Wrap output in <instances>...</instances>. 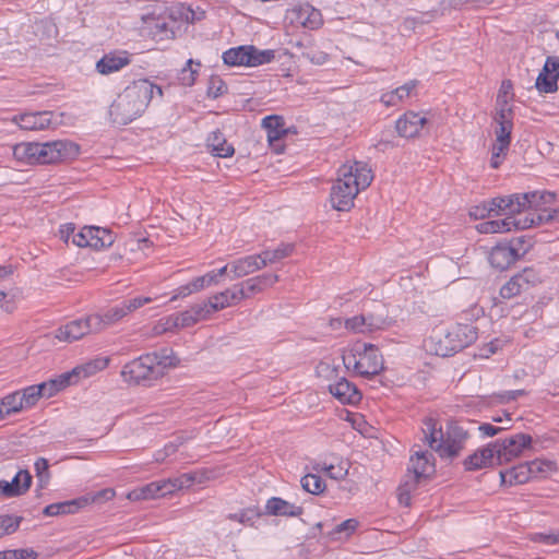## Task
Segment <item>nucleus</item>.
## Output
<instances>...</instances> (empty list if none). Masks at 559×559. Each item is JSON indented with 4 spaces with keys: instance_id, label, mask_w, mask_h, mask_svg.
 <instances>
[{
    "instance_id": "nucleus-7",
    "label": "nucleus",
    "mask_w": 559,
    "mask_h": 559,
    "mask_svg": "<svg viewBox=\"0 0 559 559\" xmlns=\"http://www.w3.org/2000/svg\"><path fill=\"white\" fill-rule=\"evenodd\" d=\"M355 352L359 354L362 362L360 376L367 379L381 373L384 370V360L376 345L370 343H355Z\"/></svg>"
},
{
    "instance_id": "nucleus-36",
    "label": "nucleus",
    "mask_w": 559,
    "mask_h": 559,
    "mask_svg": "<svg viewBox=\"0 0 559 559\" xmlns=\"http://www.w3.org/2000/svg\"><path fill=\"white\" fill-rule=\"evenodd\" d=\"M514 202L516 214L522 213L526 209L538 207L540 205L539 192H526V193H515Z\"/></svg>"
},
{
    "instance_id": "nucleus-17",
    "label": "nucleus",
    "mask_w": 559,
    "mask_h": 559,
    "mask_svg": "<svg viewBox=\"0 0 559 559\" xmlns=\"http://www.w3.org/2000/svg\"><path fill=\"white\" fill-rule=\"evenodd\" d=\"M427 123V119L418 112L407 111L395 122V129L400 136L412 139L419 135V131Z\"/></svg>"
},
{
    "instance_id": "nucleus-42",
    "label": "nucleus",
    "mask_w": 559,
    "mask_h": 559,
    "mask_svg": "<svg viewBox=\"0 0 559 559\" xmlns=\"http://www.w3.org/2000/svg\"><path fill=\"white\" fill-rule=\"evenodd\" d=\"M487 207H492V212L495 211H503L507 214L515 215V202H514V195H508V197H497L491 199L489 202H486Z\"/></svg>"
},
{
    "instance_id": "nucleus-54",
    "label": "nucleus",
    "mask_w": 559,
    "mask_h": 559,
    "mask_svg": "<svg viewBox=\"0 0 559 559\" xmlns=\"http://www.w3.org/2000/svg\"><path fill=\"white\" fill-rule=\"evenodd\" d=\"M35 472L36 476L38 477L40 487H45L50 479L49 463L45 457H39L36 460Z\"/></svg>"
},
{
    "instance_id": "nucleus-9",
    "label": "nucleus",
    "mask_w": 559,
    "mask_h": 559,
    "mask_svg": "<svg viewBox=\"0 0 559 559\" xmlns=\"http://www.w3.org/2000/svg\"><path fill=\"white\" fill-rule=\"evenodd\" d=\"M540 282L538 273L533 267H525L522 272L513 275L501 288L500 296L503 299H511L521 293L528 290Z\"/></svg>"
},
{
    "instance_id": "nucleus-14",
    "label": "nucleus",
    "mask_w": 559,
    "mask_h": 559,
    "mask_svg": "<svg viewBox=\"0 0 559 559\" xmlns=\"http://www.w3.org/2000/svg\"><path fill=\"white\" fill-rule=\"evenodd\" d=\"M523 257L519 253V248L508 242H499L489 253V262L497 270H507L510 265Z\"/></svg>"
},
{
    "instance_id": "nucleus-15",
    "label": "nucleus",
    "mask_w": 559,
    "mask_h": 559,
    "mask_svg": "<svg viewBox=\"0 0 559 559\" xmlns=\"http://www.w3.org/2000/svg\"><path fill=\"white\" fill-rule=\"evenodd\" d=\"M495 464L498 465V450L495 447V442H490L488 445L478 449L464 460L466 471L486 468Z\"/></svg>"
},
{
    "instance_id": "nucleus-52",
    "label": "nucleus",
    "mask_w": 559,
    "mask_h": 559,
    "mask_svg": "<svg viewBox=\"0 0 559 559\" xmlns=\"http://www.w3.org/2000/svg\"><path fill=\"white\" fill-rule=\"evenodd\" d=\"M115 490L112 488H105L94 493H86L81 499L86 500V506L91 503H102L104 501L111 500L115 497Z\"/></svg>"
},
{
    "instance_id": "nucleus-24",
    "label": "nucleus",
    "mask_w": 559,
    "mask_h": 559,
    "mask_svg": "<svg viewBox=\"0 0 559 559\" xmlns=\"http://www.w3.org/2000/svg\"><path fill=\"white\" fill-rule=\"evenodd\" d=\"M84 507H86V500L79 497L72 500L51 503L44 509L43 513L46 516L74 514Z\"/></svg>"
},
{
    "instance_id": "nucleus-18",
    "label": "nucleus",
    "mask_w": 559,
    "mask_h": 559,
    "mask_svg": "<svg viewBox=\"0 0 559 559\" xmlns=\"http://www.w3.org/2000/svg\"><path fill=\"white\" fill-rule=\"evenodd\" d=\"M32 484V475L28 471L22 469L11 481L0 479V493L4 497H19L25 493Z\"/></svg>"
},
{
    "instance_id": "nucleus-56",
    "label": "nucleus",
    "mask_w": 559,
    "mask_h": 559,
    "mask_svg": "<svg viewBox=\"0 0 559 559\" xmlns=\"http://www.w3.org/2000/svg\"><path fill=\"white\" fill-rule=\"evenodd\" d=\"M193 319H195V323L201 320H205L213 313V309L210 307V302L204 301L202 304L193 305L190 309H188Z\"/></svg>"
},
{
    "instance_id": "nucleus-11",
    "label": "nucleus",
    "mask_w": 559,
    "mask_h": 559,
    "mask_svg": "<svg viewBox=\"0 0 559 559\" xmlns=\"http://www.w3.org/2000/svg\"><path fill=\"white\" fill-rule=\"evenodd\" d=\"M443 448V459H454L460 455L464 449L466 440L469 438L468 429L462 423H451L447 427Z\"/></svg>"
},
{
    "instance_id": "nucleus-34",
    "label": "nucleus",
    "mask_w": 559,
    "mask_h": 559,
    "mask_svg": "<svg viewBox=\"0 0 559 559\" xmlns=\"http://www.w3.org/2000/svg\"><path fill=\"white\" fill-rule=\"evenodd\" d=\"M194 477L190 474H183L182 476L174 479H166L158 481V486L160 487V497L173 493L178 489H182L185 487L191 486Z\"/></svg>"
},
{
    "instance_id": "nucleus-23",
    "label": "nucleus",
    "mask_w": 559,
    "mask_h": 559,
    "mask_svg": "<svg viewBox=\"0 0 559 559\" xmlns=\"http://www.w3.org/2000/svg\"><path fill=\"white\" fill-rule=\"evenodd\" d=\"M229 265L235 278L247 276L263 269V262H261L259 254L237 259L230 262Z\"/></svg>"
},
{
    "instance_id": "nucleus-29",
    "label": "nucleus",
    "mask_w": 559,
    "mask_h": 559,
    "mask_svg": "<svg viewBox=\"0 0 559 559\" xmlns=\"http://www.w3.org/2000/svg\"><path fill=\"white\" fill-rule=\"evenodd\" d=\"M223 61L227 66L250 67V46L230 48L223 53Z\"/></svg>"
},
{
    "instance_id": "nucleus-25",
    "label": "nucleus",
    "mask_w": 559,
    "mask_h": 559,
    "mask_svg": "<svg viewBox=\"0 0 559 559\" xmlns=\"http://www.w3.org/2000/svg\"><path fill=\"white\" fill-rule=\"evenodd\" d=\"M129 63L130 60L126 53L122 56L110 52L106 53L100 60L97 61L96 70L103 75H108L119 71Z\"/></svg>"
},
{
    "instance_id": "nucleus-21",
    "label": "nucleus",
    "mask_w": 559,
    "mask_h": 559,
    "mask_svg": "<svg viewBox=\"0 0 559 559\" xmlns=\"http://www.w3.org/2000/svg\"><path fill=\"white\" fill-rule=\"evenodd\" d=\"M330 393L344 404L355 405L360 402L362 395L355 384L345 378L329 385Z\"/></svg>"
},
{
    "instance_id": "nucleus-1",
    "label": "nucleus",
    "mask_w": 559,
    "mask_h": 559,
    "mask_svg": "<svg viewBox=\"0 0 559 559\" xmlns=\"http://www.w3.org/2000/svg\"><path fill=\"white\" fill-rule=\"evenodd\" d=\"M155 93L163 97V90L147 79H140L128 85L109 107L114 123L126 126L140 117L147 108Z\"/></svg>"
},
{
    "instance_id": "nucleus-26",
    "label": "nucleus",
    "mask_w": 559,
    "mask_h": 559,
    "mask_svg": "<svg viewBox=\"0 0 559 559\" xmlns=\"http://www.w3.org/2000/svg\"><path fill=\"white\" fill-rule=\"evenodd\" d=\"M206 145L211 152L218 157H230L235 153L231 144H228L219 130L213 131L206 139Z\"/></svg>"
},
{
    "instance_id": "nucleus-48",
    "label": "nucleus",
    "mask_w": 559,
    "mask_h": 559,
    "mask_svg": "<svg viewBox=\"0 0 559 559\" xmlns=\"http://www.w3.org/2000/svg\"><path fill=\"white\" fill-rule=\"evenodd\" d=\"M444 438L445 435L442 429L425 435V440L428 442V445L436 451L441 459H443Z\"/></svg>"
},
{
    "instance_id": "nucleus-59",
    "label": "nucleus",
    "mask_w": 559,
    "mask_h": 559,
    "mask_svg": "<svg viewBox=\"0 0 559 559\" xmlns=\"http://www.w3.org/2000/svg\"><path fill=\"white\" fill-rule=\"evenodd\" d=\"M345 328L354 333H368L364 313L346 319Z\"/></svg>"
},
{
    "instance_id": "nucleus-32",
    "label": "nucleus",
    "mask_w": 559,
    "mask_h": 559,
    "mask_svg": "<svg viewBox=\"0 0 559 559\" xmlns=\"http://www.w3.org/2000/svg\"><path fill=\"white\" fill-rule=\"evenodd\" d=\"M99 319V332L105 328L120 321L127 316L123 304L107 309L104 313H94Z\"/></svg>"
},
{
    "instance_id": "nucleus-63",
    "label": "nucleus",
    "mask_w": 559,
    "mask_h": 559,
    "mask_svg": "<svg viewBox=\"0 0 559 559\" xmlns=\"http://www.w3.org/2000/svg\"><path fill=\"white\" fill-rule=\"evenodd\" d=\"M150 301L151 298L148 297H135L133 299L124 300L122 304L128 316Z\"/></svg>"
},
{
    "instance_id": "nucleus-13",
    "label": "nucleus",
    "mask_w": 559,
    "mask_h": 559,
    "mask_svg": "<svg viewBox=\"0 0 559 559\" xmlns=\"http://www.w3.org/2000/svg\"><path fill=\"white\" fill-rule=\"evenodd\" d=\"M559 80V58L548 57L536 79L535 86L542 93H554L558 90Z\"/></svg>"
},
{
    "instance_id": "nucleus-47",
    "label": "nucleus",
    "mask_w": 559,
    "mask_h": 559,
    "mask_svg": "<svg viewBox=\"0 0 559 559\" xmlns=\"http://www.w3.org/2000/svg\"><path fill=\"white\" fill-rule=\"evenodd\" d=\"M43 386L37 385H29L25 389H23L21 392V401H23L24 407H32L34 406L37 401L43 397Z\"/></svg>"
},
{
    "instance_id": "nucleus-6",
    "label": "nucleus",
    "mask_w": 559,
    "mask_h": 559,
    "mask_svg": "<svg viewBox=\"0 0 559 559\" xmlns=\"http://www.w3.org/2000/svg\"><path fill=\"white\" fill-rule=\"evenodd\" d=\"M99 332V319L93 314L86 318L73 320L56 331V337L60 341L72 343L90 333Z\"/></svg>"
},
{
    "instance_id": "nucleus-28",
    "label": "nucleus",
    "mask_w": 559,
    "mask_h": 559,
    "mask_svg": "<svg viewBox=\"0 0 559 559\" xmlns=\"http://www.w3.org/2000/svg\"><path fill=\"white\" fill-rule=\"evenodd\" d=\"M348 167L350 168V179L355 180L353 185L358 188V191L364 190L370 186L373 179V175L371 169L366 164L361 162H355L353 166Z\"/></svg>"
},
{
    "instance_id": "nucleus-33",
    "label": "nucleus",
    "mask_w": 559,
    "mask_h": 559,
    "mask_svg": "<svg viewBox=\"0 0 559 559\" xmlns=\"http://www.w3.org/2000/svg\"><path fill=\"white\" fill-rule=\"evenodd\" d=\"M36 142H24L13 146V156L16 160L36 165Z\"/></svg>"
},
{
    "instance_id": "nucleus-19",
    "label": "nucleus",
    "mask_w": 559,
    "mask_h": 559,
    "mask_svg": "<svg viewBox=\"0 0 559 559\" xmlns=\"http://www.w3.org/2000/svg\"><path fill=\"white\" fill-rule=\"evenodd\" d=\"M249 298V294L245 292L243 286H234L221 292L209 299L210 307L213 311L222 310L226 307L237 305L242 299Z\"/></svg>"
},
{
    "instance_id": "nucleus-22",
    "label": "nucleus",
    "mask_w": 559,
    "mask_h": 559,
    "mask_svg": "<svg viewBox=\"0 0 559 559\" xmlns=\"http://www.w3.org/2000/svg\"><path fill=\"white\" fill-rule=\"evenodd\" d=\"M304 508L295 506L280 497H272L266 501L265 514L274 516H299Z\"/></svg>"
},
{
    "instance_id": "nucleus-55",
    "label": "nucleus",
    "mask_w": 559,
    "mask_h": 559,
    "mask_svg": "<svg viewBox=\"0 0 559 559\" xmlns=\"http://www.w3.org/2000/svg\"><path fill=\"white\" fill-rule=\"evenodd\" d=\"M144 23L150 25L151 29H156L155 34L166 33L168 31L167 22L163 17H155V13L142 15Z\"/></svg>"
},
{
    "instance_id": "nucleus-35",
    "label": "nucleus",
    "mask_w": 559,
    "mask_h": 559,
    "mask_svg": "<svg viewBox=\"0 0 559 559\" xmlns=\"http://www.w3.org/2000/svg\"><path fill=\"white\" fill-rule=\"evenodd\" d=\"M160 497V487L158 481L150 483L145 486L131 490L127 498L131 501L156 499Z\"/></svg>"
},
{
    "instance_id": "nucleus-50",
    "label": "nucleus",
    "mask_w": 559,
    "mask_h": 559,
    "mask_svg": "<svg viewBox=\"0 0 559 559\" xmlns=\"http://www.w3.org/2000/svg\"><path fill=\"white\" fill-rule=\"evenodd\" d=\"M206 93L209 97L216 99L227 93V85L219 76L212 75L209 80Z\"/></svg>"
},
{
    "instance_id": "nucleus-46",
    "label": "nucleus",
    "mask_w": 559,
    "mask_h": 559,
    "mask_svg": "<svg viewBox=\"0 0 559 559\" xmlns=\"http://www.w3.org/2000/svg\"><path fill=\"white\" fill-rule=\"evenodd\" d=\"M275 58L274 50H259L254 46H250V67H257L271 62Z\"/></svg>"
},
{
    "instance_id": "nucleus-8",
    "label": "nucleus",
    "mask_w": 559,
    "mask_h": 559,
    "mask_svg": "<svg viewBox=\"0 0 559 559\" xmlns=\"http://www.w3.org/2000/svg\"><path fill=\"white\" fill-rule=\"evenodd\" d=\"M532 443V437L526 433H516L509 438L498 439L495 447L498 450V465H503L520 456L524 449Z\"/></svg>"
},
{
    "instance_id": "nucleus-51",
    "label": "nucleus",
    "mask_w": 559,
    "mask_h": 559,
    "mask_svg": "<svg viewBox=\"0 0 559 559\" xmlns=\"http://www.w3.org/2000/svg\"><path fill=\"white\" fill-rule=\"evenodd\" d=\"M193 63H194V61L192 59H189L187 61L186 67L181 69V71L178 75V80H179L180 84L183 86H191L195 82L198 71L192 68Z\"/></svg>"
},
{
    "instance_id": "nucleus-2",
    "label": "nucleus",
    "mask_w": 559,
    "mask_h": 559,
    "mask_svg": "<svg viewBox=\"0 0 559 559\" xmlns=\"http://www.w3.org/2000/svg\"><path fill=\"white\" fill-rule=\"evenodd\" d=\"M477 340L476 328L469 324H456L447 331L443 337L438 340L436 354L439 356H451Z\"/></svg>"
},
{
    "instance_id": "nucleus-62",
    "label": "nucleus",
    "mask_w": 559,
    "mask_h": 559,
    "mask_svg": "<svg viewBox=\"0 0 559 559\" xmlns=\"http://www.w3.org/2000/svg\"><path fill=\"white\" fill-rule=\"evenodd\" d=\"M55 379H56L57 383L59 384V388L61 390H63L67 386L71 385L73 383H76L80 378L78 376V371L74 368L71 371L64 372Z\"/></svg>"
},
{
    "instance_id": "nucleus-5",
    "label": "nucleus",
    "mask_w": 559,
    "mask_h": 559,
    "mask_svg": "<svg viewBox=\"0 0 559 559\" xmlns=\"http://www.w3.org/2000/svg\"><path fill=\"white\" fill-rule=\"evenodd\" d=\"M36 164L46 165L73 158L79 154V146L70 141L57 140L45 143L36 142Z\"/></svg>"
},
{
    "instance_id": "nucleus-49",
    "label": "nucleus",
    "mask_w": 559,
    "mask_h": 559,
    "mask_svg": "<svg viewBox=\"0 0 559 559\" xmlns=\"http://www.w3.org/2000/svg\"><path fill=\"white\" fill-rule=\"evenodd\" d=\"M262 513L258 508H247L242 510L240 513L229 514L228 518L230 520L238 521L246 525H252L254 520L260 518Z\"/></svg>"
},
{
    "instance_id": "nucleus-40",
    "label": "nucleus",
    "mask_w": 559,
    "mask_h": 559,
    "mask_svg": "<svg viewBox=\"0 0 559 559\" xmlns=\"http://www.w3.org/2000/svg\"><path fill=\"white\" fill-rule=\"evenodd\" d=\"M95 233H100V227L85 226L78 234L73 235L72 242L76 247H92L95 241Z\"/></svg>"
},
{
    "instance_id": "nucleus-61",
    "label": "nucleus",
    "mask_w": 559,
    "mask_h": 559,
    "mask_svg": "<svg viewBox=\"0 0 559 559\" xmlns=\"http://www.w3.org/2000/svg\"><path fill=\"white\" fill-rule=\"evenodd\" d=\"M531 539L535 543H543L545 545L559 544V532L535 533L532 535Z\"/></svg>"
},
{
    "instance_id": "nucleus-30",
    "label": "nucleus",
    "mask_w": 559,
    "mask_h": 559,
    "mask_svg": "<svg viewBox=\"0 0 559 559\" xmlns=\"http://www.w3.org/2000/svg\"><path fill=\"white\" fill-rule=\"evenodd\" d=\"M151 356L154 367L162 368V377H164L167 368L176 367L179 364V359L176 357L171 348H162L158 352L146 354Z\"/></svg>"
},
{
    "instance_id": "nucleus-43",
    "label": "nucleus",
    "mask_w": 559,
    "mask_h": 559,
    "mask_svg": "<svg viewBox=\"0 0 559 559\" xmlns=\"http://www.w3.org/2000/svg\"><path fill=\"white\" fill-rule=\"evenodd\" d=\"M513 228V215L508 214L503 219L491 221L481 224V233H502L510 231Z\"/></svg>"
},
{
    "instance_id": "nucleus-39",
    "label": "nucleus",
    "mask_w": 559,
    "mask_h": 559,
    "mask_svg": "<svg viewBox=\"0 0 559 559\" xmlns=\"http://www.w3.org/2000/svg\"><path fill=\"white\" fill-rule=\"evenodd\" d=\"M23 520L20 515L0 514V538L15 533Z\"/></svg>"
},
{
    "instance_id": "nucleus-60",
    "label": "nucleus",
    "mask_w": 559,
    "mask_h": 559,
    "mask_svg": "<svg viewBox=\"0 0 559 559\" xmlns=\"http://www.w3.org/2000/svg\"><path fill=\"white\" fill-rule=\"evenodd\" d=\"M114 243V236L110 230L100 228V233H95V241L92 242V248L100 249L110 247Z\"/></svg>"
},
{
    "instance_id": "nucleus-20",
    "label": "nucleus",
    "mask_w": 559,
    "mask_h": 559,
    "mask_svg": "<svg viewBox=\"0 0 559 559\" xmlns=\"http://www.w3.org/2000/svg\"><path fill=\"white\" fill-rule=\"evenodd\" d=\"M364 317L368 333L385 330L393 323L385 305L381 302H374L372 310L364 313Z\"/></svg>"
},
{
    "instance_id": "nucleus-16",
    "label": "nucleus",
    "mask_w": 559,
    "mask_h": 559,
    "mask_svg": "<svg viewBox=\"0 0 559 559\" xmlns=\"http://www.w3.org/2000/svg\"><path fill=\"white\" fill-rule=\"evenodd\" d=\"M408 471L414 474L413 483L427 478L435 473V457L429 451H417L411 457Z\"/></svg>"
},
{
    "instance_id": "nucleus-3",
    "label": "nucleus",
    "mask_w": 559,
    "mask_h": 559,
    "mask_svg": "<svg viewBox=\"0 0 559 559\" xmlns=\"http://www.w3.org/2000/svg\"><path fill=\"white\" fill-rule=\"evenodd\" d=\"M152 357L145 355L126 364L121 370V377L129 384H150L162 378V368L154 367Z\"/></svg>"
},
{
    "instance_id": "nucleus-58",
    "label": "nucleus",
    "mask_w": 559,
    "mask_h": 559,
    "mask_svg": "<svg viewBox=\"0 0 559 559\" xmlns=\"http://www.w3.org/2000/svg\"><path fill=\"white\" fill-rule=\"evenodd\" d=\"M178 329V322L175 320V314L160 319L153 328L154 334H163L165 332Z\"/></svg>"
},
{
    "instance_id": "nucleus-44",
    "label": "nucleus",
    "mask_w": 559,
    "mask_h": 559,
    "mask_svg": "<svg viewBox=\"0 0 559 559\" xmlns=\"http://www.w3.org/2000/svg\"><path fill=\"white\" fill-rule=\"evenodd\" d=\"M532 478V469L527 463L519 464L509 469V484H524Z\"/></svg>"
},
{
    "instance_id": "nucleus-53",
    "label": "nucleus",
    "mask_w": 559,
    "mask_h": 559,
    "mask_svg": "<svg viewBox=\"0 0 559 559\" xmlns=\"http://www.w3.org/2000/svg\"><path fill=\"white\" fill-rule=\"evenodd\" d=\"M358 526V521L356 519H348L343 521L342 523L335 525V527L329 533L332 538H338L337 535L345 534L346 536L350 535Z\"/></svg>"
},
{
    "instance_id": "nucleus-4",
    "label": "nucleus",
    "mask_w": 559,
    "mask_h": 559,
    "mask_svg": "<svg viewBox=\"0 0 559 559\" xmlns=\"http://www.w3.org/2000/svg\"><path fill=\"white\" fill-rule=\"evenodd\" d=\"M355 180L350 179V168L343 165L338 169V178L331 189L332 206L337 211H348L354 205V199L357 195L358 188L353 185Z\"/></svg>"
},
{
    "instance_id": "nucleus-12",
    "label": "nucleus",
    "mask_w": 559,
    "mask_h": 559,
    "mask_svg": "<svg viewBox=\"0 0 559 559\" xmlns=\"http://www.w3.org/2000/svg\"><path fill=\"white\" fill-rule=\"evenodd\" d=\"M262 127L266 130V136L270 146L277 154L284 151V146L280 144L283 136L292 132L290 128H284V119L281 116L271 115L262 119ZM293 133H296L294 130Z\"/></svg>"
},
{
    "instance_id": "nucleus-45",
    "label": "nucleus",
    "mask_w": 559,
    "mask_h": 559,
    "mask_svg": "<svg viewBox=\"0 0 559 559\" xmlns=\"http://www.w3.org/2000/svg\"><path fill=\"white\" fill-rule=\"evenodd\" d=\"M108 365V359H96L88 361L84 365L75 367L79 378H88L96 372L105 369Z\"/></svg>"
},
{
    "instance_id": "nucleus-64",
    "label": "nucleus",
    "mask_w": 559,
    "mask_h": 559,
    "mask_svg": "<svg viewBox=\"0 0 559 559\" xmlns=\"http://www.w3.org/2000/svg\"><path fill=\"white\" fill-rule=\"evenodd\" d=\"M513 124H501L498 126V128L495 131L496 134V141L497 142H506L511 143V132H512Z\"/></svg>"
},
{
    "instance_id": "nucleus-57",
    "label": "nucleus",
    "mask_w": 559,
    "mask_h": 559,
    "mask_svg": "<svg viewBox=\"0 0 559 559\" xmlns=\"http://www.w3.org/2000/svg\"><path fill=\"white\" fill-rule=\"evenodd\" d=\"M342 358L343 364L347 369L353 368L354 371L360 376L362 362L359 359V354L355 352V345L348 353H345Z\"/></svg>"
},
{
    "instance_id": "nucleus-10",
    "label": "nucleus",
    "mask_w": 559,
    "mask_h": 559,
    "mask_svg": "<svg viewBox=\"0 0 559 559\" xmlns=\"http://www.w3.org/2000/svg\"><path fill=\"white\" fill-rule=\"evenodd\" d=\"M52 111H35V112H25L19 116H15L13 120L19 124L21 129L37 131L45 130L49 128H56L59 126L62 120L63 114H59V119H53Z\"/></svg>"
},
{
    "instance_id": "nucleus-38",
    "label": "nucleus",
    "mask_w": 559,
    "mask_h": 559,
    "mask_svg": "<svg viewBox=\"0 0 559 559\" xmlns=\"http://www.w3.org/2000/svg\"><path fill=\"white\" fill-rule=\"evenodd\" d=\"M0 408L4 411V417L25 408L23 401H21V392L16 391L2 397L0 400Z\"/></svg>"
},
{
    "instance_id": "nucleus-41",
    "label": "nucleus",
    "mask_w": 559,
    "mask_h": 559,
    "mask_svg": "<svg viewBox=\"0 0 559 559\" xmlns=\"http://www.w3.org/2000/svg\"><path fill=\"white\" fill-rule=\"evenodd\" d=\"M304 490L312 495H320L325 489V483L321 476L316 474H307L300 479Z\"/></svg>"
},
{
    "instance_id": "nucleus-37",
    "label": "nucleus",
    "mask_w": 559,
    "mask_h": 559,
    "mask_svg": "<svg viewBox=\"0 0 559 559\" xmlns=\"http://www.w3.org/2000/svg\"><path fill=\"white\" fill-rule=\"evenodd\" d=\"M299 20L305 27L310 29H316L322 24L320 11L310 5L300 9Z\"/></svg>"
},
{
    "instance_id": "nucleus-27",
    "label": "nucleus",
    "mask_w": 559,
    "mask_h": 559,
    "mask_svg": "<svg viewBox=\"0 0 559 559\" xmlns=\"http://www.w3.org/2000/svg\"><path fill=\"white\" fill-rule=\"evenodd\" d=\"M213 284H216V275H214V271L209 272L205 275L195 277L193 281H191L187 285L179 287L178 293L171 298V300H174L178 297H187V296L191 295L192 293L200 292L204 287L211 286Z\"/></svg>"
},
{
    "instance_id": "nucleus-31",
    "label": "nucleus",
    "mask_w": 559,
    "mask_h": 559,
    "mask_svg": "<svg viewBox=\"0 0 559 559\" xmlns=\"http://www.w3.org/2000/svg\"><path fill=\"white\" fill-rule=\"evenodd\" d=\"M295 249L293 243H281L274 250H265L259 254L261 262H263V267L267 264H273L281 261L284 258L289 257Z\"/></svg>"
}]
</instances>
